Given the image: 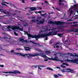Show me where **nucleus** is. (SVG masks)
I'll use <instances>...</instances> for the list:
<instances>
[{
  "instance_id": "nucleus-1",
  "label": "nucleus",
  "mask_w": 78,
  "mask_h": 78,
  "mask_svg": "<svg viewBox=\"0 0 78 78\" xmlns=\"http://www.w3.org/2000/svg\"><path fill=\"white\" fill-rule=\"evenodd\" d=\"M44 54L41 53L40 54H35L34 55H33L31 54H27V56L28 59H33V57H32L36 56H41V57H43L44 58H47V56L46 55H43Z\"/></svg>"
},
{
  "instance_id": "nucleus-2",
  "label": "nucleus",
  "mask_w": 78,
  "mask_h": 78,
  "mask_svg": "<svg viewBox=\"0 0 78 78\" xmlns=\"http://www.w3.org/2000/svg\"><path fill=\"white\" fill-rule=\"evenodd\" d=\"M46 34H47V33H46V30H44V31H40L38 34L37 35H36L37 41H38L39 39L43 37L42 36H43L44 35H46Z\"/></svg>"
},
{
  "instance_id": "nucleus-3",
  "label": "nucleus",
  "mask_w": 78,
  "mask_h": 78,
  "mask_svg": "<svg viewBox=\"0 0 78 78\" xmlns=\"http://www.w3.org/2000/svg\"><path fill=\"white\" fill-rule=\"evenodd\" d=\"M10 28L12 29L13 30H21V28H20L19 26H11L10 25H9L7 27V28L8 29H9Z\"/></svg>"
},
{
  "instance_id": "nucleus-4",
  "label": "nucleus",
  "mask_w": 78,
  "mask_h": 78,
  "mask_svg": "<svg viewBox=\"0 0 78 78\" xmlns=\"http://www.w3.org/2000/svg\"><path fill=\"white\" fill-rule=\"evenodd\" d=\"M64 61H68V62H73L74 63L78 64V58H75V59L72 60H69L68 59L67 60H64Z\"/></svg>"
},
{
  "instance_id": "nucleus-5",
  "label": "nucleus",
  "mask_w": 78,
  "mask_h": 78,
  "mask_svg": "<svg viewBox=\"0 0 78 78\" xmlns=\"http://www.w3.org/2000/svg\"><path fill=\"white\" fill-rule=\"evenodd\" d=\"M41 17L39 18L38 17L36 20L37 22H39V21H40V22H38L37 23V24L38 25H40V24L44 23V22H45V20L43 19V20L42 21L41 20Z\"/></svg>"
},
{
  "instance_id": "nucleus-6",
  "label": "nucleus",
  "mask_w": 78,
  "mask_h": 78,
  "mask_svg": "<svg viewBox=\"0 0 78 78\" xmlns=\"http://www.w3.org/2000/svg\"><path fill=\"white\" fill-rule=\"evenodd\" d=\"M58 32H59V30H57L56 32L52 31L49 32L48 34L50 36H55V35H57V33Z\"/></svg>"
},
{
  "instance_id": "nucleus-7",
  "label": "nucleus",
  "mask_w": 78,
  "mask_h": 78,
  "mask_svg": "<svg viewBox=\"0 0 78 78\" xmlns=\"http://www.w3.org/2000/svg\"><path fill=\"white\" fill-rule=\"evenodd\" d=\"M2 39H6L5 41L7 42H9L10 44H12V41L11 40V38H8L6 37H2Z\"/></svg>"
},
{
  "instance_id": "nucleus-8",
  "label": "nucleus",
  "mask_w": 78,
  "mask_h": 78,
  "mask_svg": "<svg viewBox=\"0 0 78 78\" xmlns=\"http://www.w3.org/2000/svg\"><path fill=\"white\" fill-rule=\"evenodd\" d=\"M3 73H13V74L19 73V74H20V72L17 70L14 71V72L10 71L9 72H4Z\"/></svg>"
},
{
  "instance_id": "nucleus-9",
  "label": "nucleus",
  "mask_w": 78,
  "mask_h": 78,
  "mask_svg": "<svg viewBox=\"0 0 78 78\" xmlns=\"http://www.w3.org/2000/svg\"><path fill=\"white\" fill-rule=\"evenodd\" d=\"M64 23H65V22H61L59 21H55V24H56L57 25H63Z\"/></svg>"
},
{
  "instance_id": "nucleus-10",
  "label": "nucleus",
  "mask_w": 78,
  "mask_h": 78,
  "mask_svg": "<svg viewBox=\"0 0 78 78\" xmlns=\"http://www.w3.org/2000/svg\"><path fill=\"white\" fill-rule=\"evenodd\" d=\"M30 10H29V12L31 14H33L34 13V12H31V11H35V10H36V7H31L30 8Z\"/></svg>"
},
{
  "instance_id": "nucleus-11",
  "label": "nucleus",
  "mask_w": 78,
  "mask_h": 78,
  "mask_svg": "<svg viewBox=\"0 0 78 78\" xmlns=\"http://www.w3.org/2000/svg\"><path fill=\"white\" fill-rule=\"evenodd\" d=\"M28 37H30L32 38L33 39H36V41H37V37L36 36V35H35L34 36L33 35H31V34H29L28 35Z\"/></svg>"
},
{
  "instance_id": "nucleus-12",
  "label": "nucleus",
  "mask_w": 78,
  "mask_h": 78,
  "mask_svg": "<svg viewBox=\"0 0 78 78\" xmlns=\"http://www.w3.org/2000/svg\"><path fill=\"white\" fill-rule=\"evenodd\" d=\"M30 42H32L34 44H35V45H39L38 47H44V46L43 45H39V43H36L34 41H30Z\"/></svg>"
},
{
  "instance_id": "nucleus-13",
  "label": "nucleus",
  "mask_w": 78,
  "mask_h": 78,
  "mask_svg": "<svg viewBox=\"0 0 78 78\" xmlns=\"http://www.w3.org/2000/svg\"><path fill=\"white\" fill-rule=\"evenodd\" d=\"M38 66H40L41 67H46V66L45 65H34L31 66V67H34L35 69L37 68V67Z\"/></svg>"
},
{
  "instance_id": "nucleus-14",
  "label": "nucleus",
  "mask_w": 78,
  "mask_h": 78,
  "mask_svg": "<svg viewBox=\"0 0 78 78\" xmlns=\"http://www.w3.org/2000/svg\"><path fill=\"white\" fill-rule=\"evenodd\" d=\"M50 36V35L48 34H47L46 35L42 36L43 37H42V38H44L45 37V40L46 41H47V40H48V36Z\"/></svg>"
},
{
  "instance_id": "nucleus-15",
  "label": "nucleus",
  "mask_w": 78,
  "mask_h": 78,
  "mask_svg": "<svg viewBox=\"0 0 78 78\" xmlns=\"http://www.w3.org/2000/svg\"><path fill=\"white\" fill-rule=\"evenodd\" d=\"M14 55H16V54H17V55H19L20 56H23L24 57L25 56H27V54H21L20 53H16V52H14L13 53Z\"/></svg>"
},
{
  "instance_id": "nucleus-16",
  "label": "nucleus",
  "mask_w": 78,
  "mask_h": 78,
  "mask_svg": "<svg viewBox=\"0 0 78 78\" xmlns=\"http://www.w3.org/2000/svg\"><path fill=\"white\" fill-rule=\"evenodd\" d=\"M67 70H69V71H66V72L69 73V72H70L71 73H73V70L70 69V68H68V69H66Z\"/></svg>"
},
{
  "instance_id": "nucleus-17",
  "label": "nucleus",
  "mask_w": 78,
  "mask_h": 78,
  "mask_svg": "<svg viewBox=\"0 0 78 78\" xmlns=\"http://www.w3.org/2000/svg\"><path fill=\"white\" fill-rule=\"evenodd\" d=\"M51 60H53L54 61H58V57L56 56L54 58H51Z\"/></svg>"
},
{
  "instance_id": "nucleus-18",
  "label": "nucleus",
  "mask_w": 78,
  "mask_h": 78,
  "mask_svg": "<svg viewBox=\"0 0 78 78\" xmlns=\"http://www.w3.org/2000/svg\"><path fill=\"white\" fill-rule=\"evenodd\" d=\"M19 41L20 42H26V41L24 40V39L19 38Z\"/></svg>"
},
{
  "instance_id": "nucleus-19",
  "label": "nucleus",
  "mask_w": 78,
  "mask_h": 78,
  "mask_svg": "<svg viewBox=\"0 0 78 78\" xmlns=\"http://www.w3.org/2000/svg\"><path fill=\"white\" fill-rule=\"evenodd\" d=\"M71 7H72L73 8H76L77 7V4H76L73 5V6H71Z\"/></svg>"
},
{
  "instance_id": "nucleus-20",
  "label": "nucleus",
  "mask_w": 78,
  "mask_h": 78,
  "mask_svg": "<svg viewBox=\"0 0 78 78\" xmlns=\"http://www.w3.org/2000/svg\"><path fill=\"white\" fill-rule=\"evenodd\" d=\"M3 12L5 14H9L11 13H9V12L6 11H3Z\"/></svg>"
},
{
  "instance_id": "nucleus-21",
  "label": "nucleus",
  "mask_w": 78,
  "mask_h": 78,
  "mask_svg": "<svg viewBox=\"0 0 78 78\" xmlns=\"http://www.w3.org/2000/svg\"><path fill=\"white\" fill-rule=\"evenodd\" d=\"M73 31L74 32L76 33H78V29H73Z\"/></svg>"
},
{
  "instance_id": "nucleus-22",
  "label": "nucleus",
  "mask_w": 78,
  "mask_h": 78,
  "mask_svg": "<svg viewBox=\"0 0 78 78\" xmlns=\"http://www.w3.org/2000/svg\"><path fill=\"white\" fill-rule=\"evenodd\" d=\"M62 35H63V34H57V36H59V37H61L62 36Z\"/></svg>"
},
{
  "instance_id": "nucleus-23",
  "label": "nucleus",
  "mask_w": 78,
  "mask_h": 78,
  "mask_svg": "<svg viewBox=\"0 0 78 78\" xmlns=\"http://www.w3.org/2000/svg\"><path fill=\"white\" fill-rule=\"evenodd\" d=\"M75 55H73V54L72 55H71L72 56H76V57H78V55L76 54V53H75Z\"/></svg>"
},
{
  "instance_id": "nucleus-24",
  "label": "nucleus",
  "mask_w": 78,
  "mask_h": 78,
  "mask_svg": "<svg viewBox=\"0 0 78 78\" xmlns=\"http://www.w3.org/2000/svg\"><path fill=\"white\" fill-rule=\"evenodd\" d=\"M47 69L49 70H51L52 71H53V69L50 67H47Z\"/></svg>"
},
{
  "instance_id": "nucleus-25",
  "label": "nucleus",
  "mask_w": 78,
  "mask_h": 78,
  "mask_svg": "<svg viewBox=\"0 0 78 78\" xmlns=\"http://www.w3.org/2000/svg\"><path fill=\"white\" fill-rule=\"evenodd\" d=\"M25 24H24L23 25V26L24 27H27V26H28V23H26Z\"/></svg>"
},
{
  "instance_id": "nucleus-26",
  "label": "nucleus",
  "mask_w": 78,
  "mask_h": 78,
  "mask_svg": "<svg viewBox=\"0 0 78 78\" xmlns=\"http://www.w3.org/2000/svg\"><path fill=\"white\" fill-rule=\"evenodd\" d=\"M49 22L50 24H55V22L52 21H49Z\"/></svg>"
},
{
  "instance_id": "nucleus-27",
  "label": "nucleus",
  "mask_w": 78,
  "mask_h": 78,
  "mask_svg": "<svg viewBox=\"0 0 78 78\" xmlns=\"http://www.w3.org/2000/svg\"><path fill=\"white\" fill-rule=\"evenodd\" d=\"M2 5H3H3L5 6H6V7H8V5H7L5 4H4V3H2Z\"/></svg>"
},
{
  "instance_id": "nucleus-28",
  "label": "nucleus",
  "mask_w": 78,
  "mask_h": 78,
  "mask_svg": "<svg viewBox=\"0 0 78 78\" xmlns=\"http://www.w3.org/2000/svg\"><path fill=\"white\" fill-rule=\"evenodd\" d=\"M29 48V49L25 48V51H30V48Z\"/></svg>"
},
{
  "instance_id": "nucleus-29",
  "label": "nucleus",
  "mask_w": 78,
  "mask_h": 78,
  "mask_svg": "<svg viewBox=\"0 0 78 78\" xmlns=\"http://www.w3.org/2000/svg\"><path fill=\"white\" fill-rule=\"evenodd\" d=\"M54 76L55 78H58V75H56V74L54 75Z\"/></svg>"
},
{
  "instance_id": "nucleus-30",
  "label": "nucleus",
  "mask_w": 78,
  "mask_h": 78,
  "mask_svg": "<svg viewBox=\"0 0 78 78\" xmlns=\"http://www.w3.org/2000/svg\"><path fill=\"white\" fill-rule=\"evenodd\" d=\"M61 67H62V68H66V66H64L63 65H61Z\"/></svg>"
},
{
  "instance_id": "nucleus-31",
  "label": "nucleus",
  "mask_w": 78,
  "mask_h": 78,
  "mask_svg": "<svg viewBox=\"0 0 78 78\" xmlns=\"http://www.w3.org/2000/svg\"><path fill=\"white\" fill-rule=\"evenodd\" d=\"M69 32H72V31L73 32V29H71L69 30Z\"/></svg>"
},
{
  "instance_id": "nucleus-32",
  "label": "nucleus",
  "mask_w": 78,
  "mask_h": 78,
  "mask_svg": "<svg viewBox=\"0 0 78 78\" xmlns=\"http://www.w3.org/2000/svg\"><path fill=\"white\" fill-rule=\"evenodd\" d=\"M46 14H47V13H45V14H42L41 15L42 16H43V17H45V15H46Z\"/></svg>"
},
{
  "instance_id": "nucleus-33",
  "label": "nucleus",
  "mask_w": 78,
  "mask_h": 78,
  "mask_svg": "<svg viewBox=\"0 0 78 78\" xmlns=\"http://www.w3.org/2000/svg\"><path fill=\"white\" fill-rule=\"evenodd\" d=\"M60 44V45H61V43H56V44H55V45H57V44Z\"/></svg>"
},
{
  "instance_id": "nucleus-34",
  "label": "nucleus",
  "mask_w": 78,
  "mask_h": 78,
  "mask_svg": "<svg viewBox=\"0 0 78 78\" xmlns=\"http://www.w3.org/2000/svg\"><path fill=\"white\" fill-rule=\"evenodd\" d=\"M14 34L15 36H17L18 35V34L15 32H14Z\"/></svg>"
},
{
  "instance_id": "nucleus-35",
  "label": "nucleus",
  "mask_w": 78,
  "mask_h": 78,
  "mask_svg": "<svg viewBox=\"0 0 78 78\" xmlns=\"http://www.w3.org/2000/svg\"><path fill=\"white\" fill-rule=\"evenodd\" d=\"M78 23V22H71V23H74V24H75V23Z\"/></svg>"
},
{
  "instance_id": "nucleus-36",
  "label": "nucleus",
  "mask_w": 78,
  "mask_h": 78,
  "mask_svg": "<svg viewBox=\"0 0 78 78\" xmlns=\"http://www.w3.org/2000/svg\"><path fill=\"white\" fill-rule=\"evenodd\" d=\"M30 22H32L35 23V22H36V21L34 20H32L30 21Z\"/></svg>"
},
{
  "instance_id": "nucleus-37",
  "label": "nucleus",
  "mask_w": 78,
  "mask_h": 78,
  "mask_svg": "<svg viewBox=\"0 0 78 78\" xmlns=\"http://www.w3.org/2000/svg\"><path fill=\"white\" fill-rule=\"evenodd\" d=\"M0 67H4V65H0Z\"/></svg>"
},
{
  "instance_id": "nucleus-38",
  "label": "nucleus",
  "mask_w": 78,
  "mask_h": 78,
  "mask_svg": "<svg viewBox=\"0 0 78 78\" xmlns=\"http://www.w3.org/2000/svg\"><path fill=\"white\" fill-rule=\"evenodd\" d=\"M64 2V0H59L58 1V2Z\"/></svg>"
},
{
  "instance_id": "nucleus-39",
  "label": "nucleus",
  "mask_w": 78,
  "mask_h": 78,
  "mask_svg": "<svg viewBox=\"0 0 78 78\" xmlns=\"http://www.w3.org/2000/svg\"><path fill=\"white\" fill-rule=\"evenodd\" d=\"M2 3H6V4H8V5H9V3L7 2H2Z\"/></svg>"
},
{
  "instance_id": "nucleus-40",
  "label": "nucleus",
  "mask_w": 78,
  "mask_h": 78,
  "mask_svg": "<svg viewBox=\"0 0 78 78\" xmlns=\"http://www.w3.org/2000/svg\"><path fill=\"white\" fill-rule=\"evenodd\" d=\"M40 66H38V69H40V70H42V69L41 68H40Z\"/></svg>"
},
{
  "instance_id": "nucleus-41",
  "label": "nucleus",
  "mask_w": 78,
  "mask_h": 78,
  "mask_svg": "<svg viewBox=\"0 0 78 78\" xmlns=\"http://www.w3.org/2000/svg\"><path fill=\"white\" fill-rule=\"evenodd\" d=\"M8 17H9L10 18H11L12 17V16L11 15H8Z\"/></svg>"
},
{
  "instance_id": "nucleus-42",
  "label": "nucleus",
  "mask_w": 78,
  "mask_h": 78,
  "mask_svg": "<svg viewBox=\"0 0 78 78\" xmlns=\"http://www.w3.org/2000/svg\"><path fill=\"white\" fill-rule=\"evenodd\" d=\"M76 26H78V24H75L73 25V27H76Z\"/></svg>"
},
{
  "instance_id": "nucleus-43",
  "label": "nucleus",
  "mask_w": 78,
  "mask_h": 78,
  "mask_svg": "<svg viewBox=\"0 0 78 78\" xmlns=\"http://www.w3.org/2000/svg\"><path fill=\"white\" fill-rule=\"evenodd\" d=\"M12 5L13 6V7H14L15 8H16V9H17V7L16 6L14 5Z\"/></svg>"
},
{
  "instance_id": "nucleus-44",
  "label": "nucleus",
  "mask_w": 78,
  "mask_h": 78,
  "mask_svg": "<svg viewBox=\"0 0 78 78\" xmlns=\"http://www.w3.org/2000/svg\"><path fill=\"white\" fill-rule=\"evenodd\" d=\"M16 50H23V49H21V48H17Z\"/></svg>"
},
{
  "instance_id": "nucleus-45",
  "label": "nucleus",
  "mask_w": 78,
  "mask_h": 78,
  "mask_svg": "<svg viewBox=\"0 0 78 78\" xmlns=\"http://www.w3.org/2000/svg\"><path fill=\"white\" fill-rule=\"evenodd\" d=\"M46 52L47 53H50L51 52H50V51H46Z\"/></svg>"
},
{
  "instance_id": "nucleus-46",
  "label": "nucleus",
  "mask_w": 78,
  "mask_h": 78,
  "mask_svg": "<svg viewBox=\"0 0 78 78\" xmlns=\"http://www.w3.org/2000/svg\"><path fill=\"white\" fill-rule=\"evenodd\" d=\"M22 2L23 3H26L25 2V1H24V0H22Z\"/></svg>"
},
{
  "instance_id": "nucleus-47",
  "label": "nucleus",
  "mask_w": 78,
  "mask_h": 78,
  "mask_svg": "<svg viewBox=\"0 0 78 78\" xmlns=\"http://www.w3.org/2000/svg\"><path fill=\"white\" fill-rule=\"evenodd\" d=\"M54 30H56V28H53L51 30V31H53Z\"/></svg>"
},
{
  "instance_id": "nucleus-48",
  "label": "nucleus",
  "mask_w": 78,
  "mask_h": 78,
  "mask_svg": "<svg viewBox=\"0 0 78 78\" xmlns=\"http://www.w3.org/2000/svg\"><path fill=\"white\" fill-rule=\"evenodd\" d=\"M41 12H42L41 11H38V13H39V14H41Z\"/></svg>"
},
{
  "instance_id": "nucleus-49",
  "label": "nucleus",
  "mask_w": 78,
  "mask_h": 78,
  "mask_svg": "<svg viewBox=\"0 0 78 78\" xmlns=\"http://www.w3.org/2000/svg\"><path fill=\"white\" fill-rule=\"evenodd\" d=\"M70 13L71 14H72V13H73V11L71 10L70 12Z\"/></svg>"
},
{
  "instance_id": "nucleus-50",
  "label": "nucleus",
  "mask_w": 78,
  "mask_h": 78,
  "mask_svg": "<svg viewBox=\"0 0 78 78\" xmlns=\"http://www.w3.org/2000/svg\"><path fill=\"white\" fill-rule=\"evenodd\" d=\"M14 50H11V53H14Z\"/></svg>"
},
{
  "instance_id": "nucleus-51",
  "label": "nucleus",
  "mask_w": 78,
  "mask_h": 78,
  "mask_svg": "<svg viewBox=\"0 0 78 78\" xmlns=\"http://www.w3.org/2000/svg\"><path fill=\"white\" fill-rule=\"evenodd\" d=\"M25 33L27 35V36L29 34L28 33V32H26Z\"/></svg>"
},
{
  "instance_id": "nucleus-52",
  "label": "nucleus",
  "mask_w": 78,
  "mask_h": 78,
  "mask_svg": "<svg viewBox=\"0 0 78 78\" xmlns=\"http://www.w3.org/2000/svg\"><path fill=\"white\" fill-rule=\"evenodd\" d=\"M29 74H32V75H34V74L32 73H29Z\"/></svg>"
},
{
  "instance_id": "nucleus-53",
  "label": "nucleus",
  "mask_w": 78,
  "mask_h": 78,
  "mask_svg": "<svg viewBox=\"0 0 78 78\" xmlns=\"http://www.w3.org/2000/svg\"><path fill=\"white\" fill-rule=\"evenodd\" d=\"M38 8L39 9H41L42 8H41V7H38Z\"/></svg>"
},
{
  "instance_id": "nucleus-54",
  "label": "nucleus",
  "mask_w": 78,
  "mask_h": 78,
  "mask_svg": "<svg viewBox=\"0 0 78 78\" xmlns=\"http://www.w3.org/2000/svg\"><path fill=\"white\" fill-rule=\"evenodd\" d=\"M65 65H66V66H69V65L67 63H66V64H65Z\"/></svg>"
},
{
  "instance_id": "nucleus-55",
  "label": "nucleus",
  "mask_w": 78,
  "mask_h": 78,
  "mask_svg": "<svg viewBox=\"0 0 78 78\" xmlns=\"http://www.w3.org/2000/svg\"><path fill=\"white\" fill-rule=\"evenodd\" d=\"M5 16H6V15H4L3 16H0V17H5Z\"/></svg>"
},
{
  "instance_id": "nucleus-56",
  "label": "nucleus",
  "mask_w": 78,
  "mask_h": 78,
  "mask_svg": "<svg viewBox=\"0 0 78 78\" xmlns=\"http://www.w3.org/2000/svg\"><path fill=\"white\" fill-rule=\"evenodd\" d=\"M62 70V72H66V71L63 70Z\"/></svg>"
},
{
  "instance_id": "nucleus-57",
  "label": "nucleus",
  "mask_w": 78,
  "mask_h": 78,
  "mask_svg": "<svg viewBox=\"0 0 78 78\" xmlns=\"http://www.w3.org/2000/svg\"><path fill=\"white\" fill-rule=\"evenodd\" d=\"M68 22H69V21H72V19H70L68 20Z\"/></svg>"
},
{
  "instance_id": "nucleus-58",
  "label": "nucleus",
  "mask_w": 78,
  "mask_h": 78,
  "mask_svg": "<svg viewBox=\"0 0 78 78\" xmlns=\"http://www.w3.org/2000/svg\"><path fill=\"white\" fill-rule=\"evenodd\" d=\"M57 69H61V68L58 66L57 67Z\"/></svg>"
},
{
  "instance_id": "nucleus-59",
  "label": "nucleus",
  "mask_w": 78,
  "mask_h": 78,
  "mask_svg": "<svg viewBox=\"0 0 78 78\" xmlns=\"http://www.w3.org/2000/svg\"><path fill=\"white\" fill-rule=\"evenodd\" d=\"M44 2H45V3H47V4L48 3V2L47 1H45Z\"/></svg>"
},
{
  "instance_id": "nucleus-60",
  "label": "nucleus",
  "mask_w": 78,
  "mask_h": 78,
  "mask_svg": "<svg viewBox=\"0 0 78 78\" xmlns=\"http://www.w3.org/2000/svg\"><path fill=\"white\" fill-rule=\"evenodd\" d=\"M56 48H59V46L58 45L56 46Z\"/></svg>"
},
{
  "instance_id": "nucleus-61",
  "label": "nucleus",
  "mask_w": 78,
  "mask_h": 78,
  "mask_svg": "<svg viewBox=\"0 0 78 78\" xmlns=\"http://www.w3.org/2000/svg\"><path fill=\"white\" fill-rule=\"evenodd\" d=\"M31 18H32V19H35V17H34V16H32Z\"/></svg>"
},
{
  "instance_id": "nucleus-62",
  "label": "nucleus",
  "mask_w": 78,
  "mask_h": 78,
  "mask_svg": "<svg viewBox=\"0 0 78 78\" xmlns=\"http://www.w3.org/2000/svg\"><path fill=\"white\" fill-rule=\"evenodd\" d=\"M35 12V14H37V13H38V12Z\"/></svg>"
},
{
  "instance_id": "nucleus-63",
  "label": "nucleus",
  "mask_w": 78,
  "mask_h": 78,
  "mask_svg": "<svg viewBox=\"0 0 78 78\" xmlns=\"http://www.w3.org/2000/svg\"><path fill=\"white\" fill-rule=\"evenodd\" d=\"M0 48L1 50H3V48H2V47H0Z\"/></svg>"
},
{
  "instance_id": "nucleus-64",
  "label": "nucleus",
  "mask_w": 78,
  "mask_h": 78,
  "mask_svg": "<svg viewBox=\"0 0 78 78\" xmlns=\"http://www.w3.org/2000/svg\"><path fill=\"white\" fill-rule=\"evenodd\" d=\"M16 13H14V14H12V16H14V15H16Z\"/></svg>"
}]
</instances>
